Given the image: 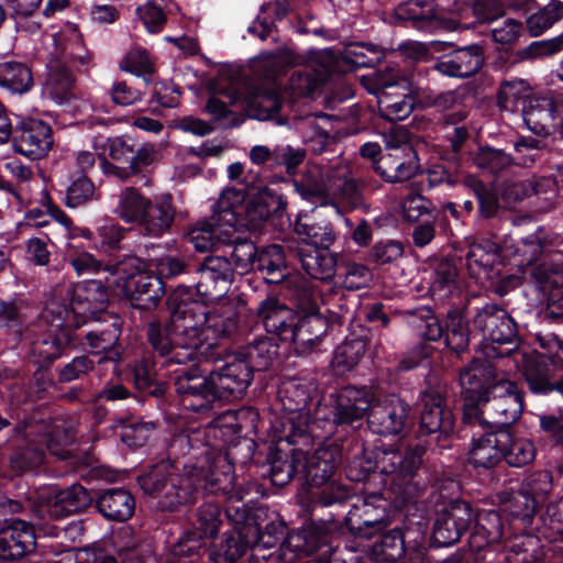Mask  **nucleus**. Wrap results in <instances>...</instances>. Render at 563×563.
Listing matches in <instances>:
<instances>
[{"label": "nucleus", "mask_w": 563, "mask_h": 563, "mask_svg": "<svg viewBox=\"0 0 563 563\" xmlns=\"http://www.w3.org/2000/svg\"><path fill=\"white\" fill-rule=\"evenodd\" d=\"M258 419L257 409L252 407L227 410L206 426L202 435L199 432L175 435L169 443V456L181 451L184 456L212 472L220 460L233 464L228 460L232 449L242 443L247 451L254 446Z\"/></svg>", "instance_id": "obj_5"}, {"label": "nucleus", "mask_w": 563, "mask_h": 563, "mask_svg": "<svg viewBox=\"0 0 563 563\" xmlns=\"http://www.w3.org/2000/svg\"><path fill=\"white\" fill-rule=\"evenodd\" d=\"M250 550L252 545L243 523L234 525L209 547L202 542L199 560L203 563H239Z\"/></svg>", "instance_id": "obj_37"}, {"label": "nucleus", "mask_w": 563, "mask_h": 563, "mask_svg": "<svg viewBox=\"0 0 563 563\" xmlns=\"http://www.w3.org/2000/svg\"><path fill=\"white\" fill-rule=\"evenodd\" d=\"M175 391L184 410L206 415L222 401L212 371L199 364L175 371Z\"/></svg>", "instance_id": "obj_18"}, {"label": "nucleus", "mask_w": 563, "mask_h": 563, "mask_svg": "<svg viewBox=\"0 0 563 563\" xmlns=\"http://www.w3.org/2000/svg\"><path fill=\"white\" fill-rule=\"evenodd\" d=\"M334 79L329 62L320 64L319 68L295 69L282 92L291 104L296 99L312 95Z\"/></svg>", "instance_id": "obj_45"}, {"label": "nucleus", "mask_w": 563, "mask_h": 563, "mask_svg": "<svg viewBox=\"0 0 563 563\" xmlns=\"http://www.w3.org/2000/svg\"><path fill=\"white\" fill-rule=\"evenodd\" d=\"M87 484H93V508L106 520L125 522L135 511V498L124 488L112 486L117 479V472L106 466H96L89 470L84 477Z\"/></svg>", "instance_id": "obj_16"}, {"label": "nucleus", "mask_w": 563, "mask_h": 563, "mask_svg": "<svg viewBox=\"0 0 563 563\" xmlns=\"http://www.w3.org/2000/svg\"><path fill=\"white\" fill-rule=\"evenodd\" d=\"M212 472L199 463L184 456L181 451L175 456L163 459L145 466L137 475L136 483L142 492L156 499L162 511H175L180 506L195 504L199 497L212 494H228L235 477L233 466L223 460Z\"/></svg>", "instance_id": "obj_3"}, {"label": "nucleus", "mask_w": 563, "mask_h": 563, "mask_svg": "<svg viewBox=\"0 0 563 563\" xmlns=\"http://www.w3.org/2000/svg\"><path fill=\"white\" fill-rule=\"evenodd\" d=\"M537 342L549 355L538 354L525 364L523 376L529 390L547 396L555 393L563 397V339L555 333H538Z\"/></svg>", "instance_id": "obj_14"}, {"label": "nucleus", "mask_w": 563, "mask_h": 563, "mask_svg": "<svg viewBox=\"0 0 563 563\" xmlns=\"http://www.w3.org/2000/svg\"><path fill=\"white\" fill-rule=\"evenodd\" d=\"M473 503L463 498L449 500L437 510L427 544L434 548H450L461 541L472 527Z\"/></svg>", "instance_id": "obj_27"}, {"label": "nucleus", "mask_w": 563, "mask_h": 563, "mask_svg": "<svg viewBox=\"0 0 563 563\" xmlns=\"http://www.w3.org/2000/svg\"><path fill=\"white\" fill-rule=\"evenodd\" d=\"M503 247L494 240L488 238H474L467 243L466 252L459 258L462 263L465 261L470 278L476 283H494L501 278L504 268Z\"/></svg>", "instance_id": "obj_30"}, {"label": "nucleus", "mask_w": 563, "mask_h": 563, "mask_svg": "<svg viewBox=\"0 0 563 563\" xmlns=\"http://www.w3.org/2000/svg\"><path fill=\"white\" fill-rule=\"evenodd\" d=\"M290 12L287 0H271L260 7V12L247 32L265 41L271 34L277 32V22L283 21Z\"/></svg>", "instance_id": "obj_57"}, {"label": "nucleus", "mask_w": 563, "mask_h": 563, "mask_svg": "<svg viewBox=\"0 0 563 563\" xmlns=\"http://www.w3.org/2000/svg\"><path fill=\"white\" fill-rule=\"evenodd\" d=\"M382 93L377 100L379 118L396 123L406 120L422 101L421 89L413 85L412 75L399 66L386 67L378 78Z\"/></svg>", "instance_id": "obj_13"}, {"label": "nucleus", "mask_w": 563, "mask_h": 563, "mask_svg": "<svg viewBox=\"0 0 563 563\" xmlns=\"http://www.w3.org/2000/svg\"><path fill=\"white\" fill-rule=\"evenodd\" d=\"M540 288L548 291L545 306L540 311L543 322L563 324V282L559 283L554 275L543 274L538 277Z\"/></svg>", "instance_id": "obj_62"}, {"label": "nucleus", "mask_w": 563, "mask_h": 563, "mask_svg": "<svg viewBox=\"0 0 563 563\" xmlns=\"http://www.w3.org/2000/svg\"><path fill=\"white\" fill-rule=\"evenodd\" d=\"M356 545L375 562H395L405 554L410 560L415 541L407 540L404 531L395 527L376 532L371 539H364L362 544Z\"/></svg>", "instance_id": "obj_39"}, {"label": "nucleus", "mask_w": 563, "mask_h": 563, "mask_svg": "<svg viewBox=\"0 0 563 563\" xmlns=\"http://www.w3.org/2000/svg\"><path fill=\"white\" fill-rule=\"evenodd\" d=\"M166 306L169 311L167 322L148 323L150 340L155 349L165 352L174 342L181 345L180 352L174 353L176 361H195L203 356L214 345L209 339L212 331L219 338L233 336L240 323V316L233 309L211 313L203 300H195L192 289L176 286L167 295Z\"/></svg>", "instance_id": "obj_2"}, {"label": "nucleus", "mask_w": 563, "mask_h": 563, "mask_svg": "<svg viewBox=\"0 0 563 563\" xmlns=\"http://www.w3.org/2000/svg\"><path fill=\"white\" fill-rule=\"evenodd\" d=\"M92 322H95L93 327L85 332L79 330L88 323L63 322L60 328L70 330L77 336L75 345L67 346V353L73 350L87 352L91 358L99 357L97 364L121 360L122 346L119 341L122 333V319L120 316H108Z\"/></svg>", "instance_id": "obj_15"}, {"label": "nucleus", "mask_w": 563, "mask_h": 563, "mask_svg": "<svg viewBox=\"0 0 563 563\" xmlns=\"http://www.w3.org/2000/svg\"><path fill=\"white\" fill-rule=\"evenodd\" d=\"M455 255L435 260L430 290L433 296L449 297L457 288L459 267Z\"/></svg>", "instance_id": "obj_60"}, {"label": "nucleus", "mask_w": 563, "mask_h": 563, "mask_svg": "<svg viewBox=\"0 0 563 563\" xmlns=\"http://www.w3.org/2000/svg\"><path fill=\"white\" fill-rule=\"evenodd\" d=\"M146 338L151 349L142 351L130 364L134 388L145 400L159 399L166 394L167 385L158 378V368L166 364H187L189 361H176L174 353L183 350L181 345L170 342L165 350L155 349L150 340L148 328Z\"/></svg>", "instance_id": "obj_19"}, {"label": "nucleus", "mask_w": 563, "mask_h": 563, "mask_svg": "<svg viewBox=\"0 0 563 563\" xmlns=\"http://www.w3.org/2000/svg\"><path fill=\"white\" fill-rule=\"evenodd\" d=\"M249 183V177H245L244 189H224L212 205V219L252 232L261 231L267 224L274 229H283L287 223L290 225L284 195L268 186L254 187Z\"/></svg>", "instance_id": "obj_6"}, {"label": "nucleus", "mask_w": 563, "mask_h": 563, "mask_svg": "<svg viewBox=\"0 0 563 563\" xmlns=\"http://www.w3.org/2000/svg\"><path fill=\"white\" fill-rule=\"evenodd\" d=\"M212 371L222 401L241 399L251 386L255 372L239 352L228 356Z\"/></svg>", "instance_id": "obj_33"}, {"label": "nucleus", "mask_w": 563, "mask_h": 563, "mask_svg": "<svg viewBox=\"0 0 563 563\" xmlns=\"http://www.w3.org/2000/svg\"><path fill=\"white\" fill-rule=\"evenodd\" d=\"M416 411L417 441H427L431 437L440 440L453 433L456 418L448 404L445 391L440 388L427 386L420 390L416 400Z\"/></svg>", "instance_id": "obj_21"}, {"label": "nucleus", "mask_w": 563, "mask_h": 563, "mask_svg": "<svg viewBox=\"0 0 563 563\" xmlns=\"http://www.w3.org/2000/svg\"><path fill=\"white\" fill-rule=\"evenodd\" d=\"M151 202L152 199L146 198L139 189L128 187L119 197L117 212L125 223H136L140 227Z\"/></svg>", "instance_id": "obj_64"}, {"label": "nucleus", "mask_w": 563, "mask_h": 563, "mask_svg": "<svg viewBox=\"0 0 563 563\" xmlns=\"http://www.w3.org/2000/svg\"><path fill=\"white\" fill-rule=\"evenodd\" d=\"M562 102L547 95H531L523 101L522 117L527 128L536 136H551L554 115H559Z\"/></svg>", "instance_id": "obj_43"}, {"label": "nucleus", "mask_w": 563, "mask_h": 563, "mask_svg": "<svg viewBox=\"0 0 563 563\" xmlns=\"http://www.w3.org/2000/svg\"><path fill=\"white\" fill-rule=\"evenodd\" d=\"M395 16L410 27L431 32L442 24V18L434 0H406L395 9Z\"/></svg>", "instance_id": "obj_47"}, {"label": "nucleus", "mask_w": 563, "mask_h": 563, "mask_svg": "<svg viewBox=\"0 0 563 563\" xmlns=\"http://www.w3.org/2000/svg\"><path fill=\"white\" fill-rule=\"evenodd\" d=\"M474 331L482 334V342L486 357H500L503 353L493 344L517 346L520 342L518 323L501 306L490 302L476 309L472 318Z\"/></svg>", "instance_id": "obj_22"}, {"label": "nucleus", "mask_w": 563, "mask_h": 563, "mask_svg": "<svg viewBox=\"0 0 563 563\" xmlns=\"http://www.w3.org/2000/svg\"><path fill=\"white\" fill-rule=\"evenodd\" d=\"M7 493L0 492V521L5 523V519L14 517V515L23 514L29 508L35 505V490H33L29 483L22 479L16 482V487L8 485Z\"/></svg>", "instance_id": "obj_58"}, {"label": "nucleus", "mask_w": 563, "mask_h": 563, "mask_svg": "<svg viewBox=\"0 0 563 563\" xmlns=\"http://www.w3.org/2000/svg\"><path fill=\"white\" fill-rule=\"evenodd\" d=\"M498 509L504 515L508 531L522 533L539 529L540 519H537V514L540 508L520 489L509 493Z\"/></svg>", "instance_id": "obj_41"}, {"label": "nucleus", "mask_w": 563, "mask_h": 563, "mask_svg": "<svg viewBox=\"0 0 563 563\" xmlns=\"http://www.w3.org/2000/svg\"><path fill=\"white\" fill-rule=\"evenodd\" d=\"M471 431L467 463L475 471H493L503 462V445L508 440L507 430L488 424V420L462 424Z\"/></svg>", "instance_id": "obj_26"}, {"label": "nucleus", "mask_w": 563, "mask_h": 563, "mask_svg": "<svg viewBox=\"0 0 563 563\" xmlns=\"http://www.w3.org/2000/svg\"><path fill=\"white\" fill-rule=\"evenodd\" d=\"M111 286H113L112 280L110 282L108 278L104 282L85 279L76 283L73 286L68 303H53L45 310L47 325L60 333H70L77 338L70 330L60 328L63 322L91 323L92 320L118 316L108 310ZM75 340L77 341V339Z\"/></svg>", "instance_id": "obj_9"}, {"label": "nucleus", "mask_w": 563, "mask_h": 563, "mask_svg": "<svg viewBox=\"0 0 563 563\" xmlns=\"http://www.w3.org/2000/svg\"><path fill=\"white\" fill-rule=\"evenodd\" d=\"M310 397L302 393L291 415L282 417L275 424V443L265 454L254 453L251 472L254 476L268 479L272 486L283 488L291 481L300 485L320 487L335 479L342 464L341 452L330 446H321L309 453L297 445H310L314 437V423L301 411L309 405Z\"/></svg>", "instance_id": "obj_1"}, {"label": "nucleus", "mask_w": 563, "mask_h": 563, "mask_svg": "<svg viewBox=\"0 0 563 563\" xmlns=\"http://www.w3.org/2000/svg\"><path fill=\"white\" fill-rule=\"evenodd\" d=\"M238 352L247 361L255 373L264 372L267 371L278 357L279 345L275 338L263 336L254 340L253 343Z\"/></svg>", "instance_id": "obj_63"}, {"label": "nucleus", "mask_w": 563, "mask_h": 563, "mask_svg": "<svg viewBox=\"0 0 563 563\" xmlns=\"http://www.w3.org/2000/svg\"><path fill=\"white\" fill-rule=\"evenodd\" d=\"M12 147L31 161L44 158L53 146L52 126L36 118L15 115Z\"/></svg>", "instance_id": "obj_31"}, {"label": "nucleus", "mask_w": 563, "mask_h": 563, "mask_svg": "<svg viewBox=\"0 0 563 563\" xmlns=\"http://www.w3.org/2000/svg\"><path fill=\"white\" fill-rule=\"evenodd\" d=\"M407 506L409 504L404 497L397 496L385 486L378 490L365 489L341 523L353 537V542L362 544L364 539H371L376 532L386 529L390 519Z\"/></svg>", "instance_id": "obj_10"}, {"label": "nucleus", "mask_w": 563, "mask_h": 563, "mask_svg": "<svg viewBox=\"0 0 563 563\" xmlns=\"http://www.w3.org/2000/svg\"><path fill=\"white\" fill-rule=\"evenodd\" d=\"M34 87V76L29 64L4 59L0 62V89L11 96H23Z\"/></svg>", "instance_id": "obj_54"}, {"label": "nucleus", "mask_w": 563, "mask_h": 563, "mask_svg": "<svg viewBox=\"0 0 563 563\" xmlns=\"http://www.w3.org/2000/svg\"><path fill=\"white\" fill-rule=\"evenodd\" d=\"M235 482L233 483V485ZM234 488V486L232 487ZM228 494H210L199 499L205 501L197 508L194 528H163L165 556L157 563H197L201 555L203 539H214L225 521L230 527L241 525L246 519L245 504L223 508L213 498L230 496Z\"/></svg>", "instance_id": "obj_7"}, {"label": "nucleus", "mask_w": 563, "mask_h": 563, "mask_svg": "<svg viewBox=\"0 0 563 563\" xmlns=\"http://www.w3.org/2000/svg\"><path fill=\"white\" fill-rule=\"evenodd\" d=\"M297 307L290 308L276 296H268L257 307V316L267 333L274 334L278 340L290 342L295 334L294 322Z\"/></svg>", "instance_id": "obj_42"}, {"label": "nucleus", "mask_w": 563, "mask_h": 563, "mask_svg": "<svg viewBox=\"0 0 563 563\" xmlns=\"http://www.w3.org/2000/svg\"><path fill=\"white\" fill-rule=\"evenodd\" d=\"M251 272L260 273L269 285L283 283L289 274L284 246L279 244L261 246Z\"/></svg>", "instance_id": "obj_51"}, {"label": "nucleus", "mask_w": 563, "mask_h": 563, "mask_svg": "<svg viewBox=\"0 0 563 563\" xmlns=\"http://www.w3.org/2000/svg\"><path fill=\"white\" fill-rule=\"evenodd\" d=\"M240 225L230 227L223 221L210 219L201 224V228L192 231L191 242L199 252L216 250L220 245L232 246L231 258L234 271L246 274L254 267V261L261 246H257L251 239L242 238L239 231Z\"/></svg>", "instance_id": "obj_12"}, {"label": "nucleus", "mask_w": 563, "mask_h": 563, "mask_svg": "<svg viewBox=\"0 0 563 563\" xmlns=\"http://www.w3.org/2000/svg\"><path fill=\"white\" fill-rule=\"evenodd\" d=\"M379 454V448H368L363 441L356 443L352 454L346 456L344 466L346 478L350 482L364 484H371L379 478L383 484L380 465H378Z\"/></svg>", "instance_id": "obj_46"}, {"label": "nucleus", "mask_w": 563, "mask_h": 563, "mask_svg": "<svg viewBox=\"0 0 563 563\" xmlns=\"http://www.w3.org/2000/svg\"><path fill=\"white\" fill-rule=\"evenodd\" d=\"M44 461L42 449L22 444L15 446L3 462L0 461V478L7 479L8 484L16 487V482L23 479V475L34 471Z\"/></svg>", "instance_id": "obj_48"}, {"label": "nucleus", "mask_w": 563, "mask_h": 563, "mask_svg": "<svg viewBox=\"0 0 563 563\" xmlns=\"http://www.w3.org/2000/svg\"><path fill=\"white\" fill-rule=\"evenodd\" d=\"M107 271L113 286L135 309L153 311L166 295V284L153 271H146L144 261L134 254L117 258L108 264Z\"/></svg>", "instance_id": "obj_11"}, {"label": "nucleus", "mask_w": 563, "mask_h": 563, "mask_svg": "<svg viewBox=\"0 0 563 563\" xmlns=\"http://www.w3.org/2000/svg\"><path fill=\"white\" fill-rule=\"evenodd\" d=\"M441 51L452 48L440 56L433 68L448 77L468 78L476 75L484 65V49L479 44L456 46L453 43H440ZM440 51V48H437Z\"/></svg>", "instance_id": "obj_35"}, {"label": "nucleus", "mask_w": 563, "mask_h": 563, "mask_svg": "<svg viewBox=\"0 0 563 563\" xmlns=\"http://www.w3.org/2000/svg\"><path fill=\"white\" fill-rule=\"evenodd\" d=\"M36 548L34 525L21 518L10 517L0 527V561L16 563L32 554Z\"/></svg>", "instance_id": "obj_34"}, {"label": "nucleus", "mask_w": 563, "mask_h": 563, "mask_svg": "<svg viewBox=\"0 0 563 563\" xmlns=\"http://www.w3.org/2000/svg\"><path fill=\"white\" fill-rule=\"evenodd\" d=\"M111 429L123 444L131 449H137L145 445L154 424L144 422L133 416H120L113 420Z\"/></svg>", "instance_id": "obj_59"}, {"label": "nucleus", "mask_w": 563, "mask_h": 563, "mask_svg": "<svg viewBox=\"0 0 563 563\" xmlns=\"http://www.w3.org/2000/svg\"><path fill=\"white\" fill-rule=\"evenodd\" d=\"M88 485L89 487L79 483L67 487L51 485L41 492L35 490L36 511L47 512L56 519L86 511L93 507L95 483Z\"/></svg>", "instance_id": "obj_28"}, {"label": "nucleus", "mask_w": 563, "mask_h": 563, "mask_svg": "<svg viewBox=\"0 0 563 563\" xmlns=\"http://www.w3.org/2000/svg\"><path fill=\"white\" fill-rule=\"evenodd\" d=\"M461 424L482 422L514 428L525 409V393L514 380L497 373L487 358L473 357L459 373Z\"/></svg>", "instance_id": "obj_4"}, {"label": "nucleus", "mask_w": 563, "mask_h": 563, "mask_svg": "<svg viewBox=\"0 0 563 563\" xmlns=\"http://www.w3.org/2000/svg\"><path fill=\"white\" fill-rule=\"evenodd\" d=\"M176 210L173 206L170 194L155 197L150 203L144 216L140 231L144 235L158 238L168 232L175 221Z\"/></svg>", "instance_id": "obj_52"}, {"label": "nucleus", "mask_w": 563, "mask_h": 563, "mask_svg": "<svg viewBox=\"0 0 563 563\" xmlns=\"http://www.w3.org/2000/svg\"><path fill=\"white\" fill-rule=\"evenodd\" d=\"M369 430L382 437H406L416 424L412 404L400 394L374 400L367 415Z\"/></svg>", "instance_id": "obj_24"}, {"label": "nucleus", "mask_w": 563, "mask_h": 563, "mask_svg": "<svg viewBox=\"0 0 563 563\" xmlns=\"http://www.w3.org/2000/svg\"><path fill=\"white\" fill-rule=\"evenodd\" d=\"M250 550L252 545L243 523L234 525L209 547L202 542L199 560L203 563H239Z\"/></svg>", "instance_id": "obj_36"}, {"label": "nucleus", "mask_w": 563, "mask_h": 563, "mask_svg": "<svg viewBox=\"0 0 563 563\" xmlns=\"http://www.w3.org/2000/svg\"><path fill=\"white\" fill-rule=\"evenodd\" d=\"M471 320L465 312L457 308H450L444 317L445 347L457 357L466 353L471 340L476 336L474 328L471 329Z\"/></svg>", "instance_id": "obj_49"}, {"label": "nucleus", "mask_w": 563, "mask_h": 563, "mask_svg": "<svg viewBox=\"0 0 563 563\" xmlns=\"http://www.w3.org/2000/svg\"><path fill=\"white\" fill-rule=\"evenodd\" d=\"M428 441L409 443L404 450L380 449V474L388 477L383 479V486L393 489L404 497L409 505L413 503L428 487L429 476L423 466V457L428 451Z\"/></svg>", "instance_id": "obj_8"}, {"label": "nucleus", "mask_w": 563, "mask_h": 563, "mask_svg": "<svg viewBox=\"0 0 563 563\" xmlns=\"http://www.w3.org/2000/svg\"><path fill=\"white\" fill-rule=\"evenodd\" d=\"M247 514L242 521L251 541L252 550L277 549L285 553L288 551V534L290 527L278 514H269L265 506H244Z\"/></svg>", "instance_id": "obj_25"}, {"label": "nucleus", "mask_w": 563, "mask_h": 563, "mask_svg": "<svg viewBox=\"0 0 563 563\" xmlns=\"http://www.w3.org/2000/svg\"><path fill=\"white\" fill-rule=\"evenodd\" d=\"M369 340L366 335L350 333L345 340L335 347L331 366L336 375H345L353 371L364 357Z\"/></svg>", "instance_id": "obj_55"}, {"label": "nucleus", "mask_w": 563, "mask_h": 563, "mask_svg": "<svg viewBox=\"0 0 563 563\" xmlns=\"http://www.w3.org/2000/svg\"><path fill=\"white\" fill-rule=\"evenodd\" d=\"M374 400L375 394L368 386H343L330 396L329 406L319 409L310 423L316 426L319 420L325 421L329 426L327 433L331 434L340 427H351L367 419Z\"/></svg>", "instance_id": "obj_17"}, {"label": "nucleus", "mask_w": 563, "mask_h": 563, "mask_svg": "<svg viewBox=\"0 0 563 563\" xmlns=\"http://www.w3.org/2000/svg\"><path fill=\"white\" fill-rule=\"evenodd\" d=\"M37 394L32 389L29 384L25 383H13L9 390L10 405L16 409H20L24 417L22 423L27 428L32 424L44 422L46 419L47 407L37 404L41 398H37Z\"/></svg>", "instance_id": "obj_53"}, {"label": "nucleus", "mask_w": 563, "mask_h": 563, "mask_svg": "<svg viewBox=\"0 0 563 563\" xmlns=\"http://www.w3.org/2000/svg\"><path fill=\"white\" fill-rule=\"evenodd\" d=\"M75 336L70 333H60L47 325L32 344L36 369L29 385L38 395L37 398L45 399L48 389L55 387L57 378L55 379L51 367L57 360L67 355V346L75 345Z\"/></svg>", "instance_id": "obj_20"}, {"label": "nucleus", "mask_w": 563, "mask_h": 563, "mask_svg": "<svg viewBox=\"0 0 563 563\" xmlns=\"http://www.w3.org/2000/svg\"><path fill=\"white\" fill-rule=\"evenodd\" d=\"M250 550L252 545L243 523L234 525L209 547L202 542L199 560L203 563H239Z\"/></svg>", "instance_id": "obj_38"}, {"label": "nucleus", "mask_w": 563, "mask_h": 563, "mask_svg": "<svg viewBox=\"0 0 563 563\" xmlns=\"http://www.w3.org/2000/svg\"><path fill=\"white\" fill-rule=\"evenodd\" d=\"M339 254L330 247H314L300 252L301 268L313 279L329 282L335 275Z\"/></svg>", "instance_id": "obj_56"}, {"label": "nucleus", "mask_w": 563, "mask_h": 563, "mask_svg": "<svg viewBox=\"0 0 563 563\" xmlns=\"http://www.w3.org/2000/svg\"><path fill=\"white\" fill-rule=\"evenodd\" d=\"M292 227L299 240L312 249L330 247L335 241L332 223L325 219L318 220L316 214L299 212Z\"/></svg>", "instance_id": "obj_50"}, {"label": "nucleus", "mask_w": 563, "mask_h": 563, "mask_svg": "<svg viewBox=\"0 0 563 563\" xmlns=\"http://www.w3.org/2000/svg\"><path fill=\"white\" fill-rule=\"evenodd\" d=\"M385 58V49L377 44L366 42H352L335 56L329 53V65L333 75L353 73L361 68H373Z\"/></svg>", "instance_id": "obj_40"}, {"label": "nucleus", "mask_w": 563, "mask_h": 563, "mask_svg": "<svg viewBox=\"0 0 563 563\" xmlns=\"http://www.w3.org/2000/svg\"><path fill=\"white\" fill-rule=\"evenodd\" d=\"M342 529V523L334 519H316L311 515L303 517L290 527L288 551L297 556H320Z\"/></svg>", "instance_id": "obj_29"}, {"label": "nucleus", "mask_w": 563, "mask_h": 563, "mask_svg": "<svg viewBox=\"0 0 563 563\" xmlns=\"http://www.w3.org/2000/svg\"><path fill=\"white\" fill-rule=\"evenodd\" d=\"M464 185L476 199V218L488 220L498 216L501 210V205L499 196L492 187L473 175L465 177Z\"/></svg>", "instance_id": "obj_61"}, {"label": "nucleus", "mask_w": 563, "mask_h": 563, "mask_svg": "<svg viewBox=\"0 0 563 563\" xmlns=\"http://www.w3.org/2000/svg\"><path fill=\"white\" fill-rule=\"evenodd\" d=\"M294 306L297 307L292 324L295 334L290 339L300 354L316 349L329 329V320L321 312L314 291L308 287L297 289Z\"/></svg>", "instance_id": "obj_23"}, {"label": "nucleus", "mask_w": 563, "mask_h": 563, "mask_svg": "<svg viewBox=\"0 0 563 563\" xmlns=\"http://www.w3.org/2000/svg\"><path fill=\"white\" fill-rule=\"evenodd\" d=\"M285 96L279 86H257L245 103V114L258 121H275L282 125L286 119L280 114Z\"/></svg>", "instance_id": "obj_44"}, {"label": "nucleus", "mask_w": 563, "mask_h": 563, "mask_svg": "<svg viewBox=\"0 0 563 563\" xmlns=\"http://www.w3.org/2000/svg\"><path fill=\"white\" fill-rule=\"evenodd\" d=\"M473 514L467 544L474 554H479L499 544L507 536L508 526L498 508L482 509L473 504Z\"/></svg>", "instance_id": "obj_32"}]
</instances>
